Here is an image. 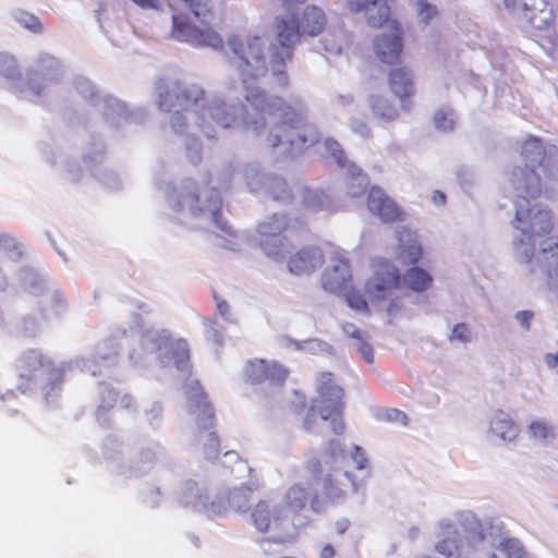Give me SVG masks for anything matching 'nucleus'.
<instances>
[{"mask_svg": "<svg viewBox=\"0 0 558 558\" xmlns=\"http://www.w3.org/2000/svg\"><path fill=\"white\" fill-rule=\"evenodd\" d=\"M251 521L260 533L281 534L288 526L284 510L267 500H259L254 505L251 510Z\"/></svg>", "mask_w": 558, "mask_h": 558, "instance_id": "nucleus-14", "label": "nucleus"}, {"mask_svg": "<svg viewBox=\"0 0 558 558\" xmlns=\"http://www.w3.org/2000/svg\"><path fill=\"white\" fill-rule=\"evenodd\" d=\"M198 441L201 442V449L205 452H216L220 450V445L215 433L209 430H204L198 437Z\"/></svg>", "mask_w": 558, "mask_h": 558, "instance_id": "nucleus-38", "label": "nucleus"}, {"mask_svg": "<svg viewBox=\"0 0 558 558\" xmlns=\"http://www.w3.org/2000/svg\"><path fill=\"white\" fill-rule=\"evenodd\" d=\"M326 23L325 12L316 5H307L304 9L299 26L290 14L276 19L274 29L280 49L271 52L270 64L278 85L284 86L288 83L284 64L290 59L291 48L298 41L299 36H317L325 29Z\"/></svg>", "mask_w": 558, "mask_h": 558, "instance_id": "nucleus-5", "label": "nucleus"}, {"mask_svg": "<svg viewBox=\"0 0 558 558\" xmlns=\"http://www.w3.org/2000/svg\"><path fill=\"white\" fill-rule=\"evenodd\" d=\"M456 123V113L452 109L441 108L435 112L434 124L440 131H450Z\"/></svg>", "mask_w": 558, "mask_h": 558, "instance_id": "nucleus-36", "label": "nucleus"}, {"mask_svg": "<svg viewBox=\"0 0 558 558\" xmlns=\"http://www.w3.org/2000/svg\"><path fill=\"white\" fill-rule=\"evenodd\" d=\"M352 270L349 258L343 252H333L322 275L324 290L344 295L352 288Z\"/></svg>", "mask_w": 558, "mask_h": 558, "instance_id": "nucleus-12", "label": "nucleus"}, {"mask_svg": "<svg viewBox=\"0 0 558 558\" xmlns=\"http://www.w3.org/2000/svg\"><path fill=\"white\" fill-rule=\"evenodd\" d=\"M286 185H287L286 182L282 180L274 181L272 194H274L275 198L282 199V201L287 198Z\"/></svg>", "mask_w": 558, "mask_h": 558, "instance_id": "nucleus-48", "label": "nucleus"}, {"mask_svg": "<svg viewBox=\"0 0 558 558\" xmlns=\"http://www.w3.org/2000/svg\"><path fill=\"white\" fill-rule=\"evenodd\" d=\"M218 310L221 316H225L228 312V305L226 303H218Z\"/></svg>", "mask_w": 558, "mask_h": 558, "instance_id": "nucleus-53", "label": "nucleus"}, {"mask_svg": "<svg viewBox=\"0 0 558 558\" xmlns=\"http://www.w3.org/2000/svg\"><path fill=\"white\" fill-rule=\"evenodd\" d=\"M324 146L339 167L344 168L348 166L347 172L351 178V182L348 183L347 193L351 197L361 196L367 186L366 177L356 166L349 163L338 142L333 141L332 138H326L324 141Z\"/></svg>", "mask_w": 558, "mask_h": 558, "instance_id": "nucleus-18", "label": "nucleus"}, {"mask_svg": "<svg viewBox=\"0 0 558 558\" xmlns=\"http://www.w3.org/2000/svg\"><path fill=\"white\" fill-rule=\"evenodd\" d=\"M506 8H511L514 4V0H502Z\"/></svg>", "mask_w": 558, "mask_h": 558, "instance_id": "nucleus-57", "label": "nucleus"}, {"mask_svg": "<svg viewBox=\"0 0 558 558\" xmlns=\"http://www.w3.org/2000/svg\"><path fill=\"white\" fill-rule=\"evenodd\" d=\"M302 202L305 209L310 213H333L339 208L335 205L329 197L320 192L315 190H304L302 191Z\"/></svg>", "mask_w": 558, "mask_h": 558, "instance_id": "nucleus-27", "label": "nucleus"}, {"mask_svg": "<svg viewBox=\"0 0 558 558\" xmlns=\"http://www.w3.org/2000/svg\"><path fill=\"white\" fill-rule=\"evenodd\" d=\"M116 355V351L111 354L106 353L105 347H98L96 356L101 359V362L96 361V357L82 360L78 362L82 371L89 372L92 375L101 374L102 369L106 368L112 361Z\"/></svg>", "mask_w": 558, "mask_h": 558, "instance_id": "nucleus-33", "label": "nucleus"}, {"mask_svg": "<svg viewBox=\"0 0 558 558\" xmlns=\"http://www.w3.org/2000/svg\"><path fill=\"white\" fill-rule=\"evenodd\" d=\"M0 62L8 64V69L1 71L5 77L12 80L11 87L22 98L34 102L47 96L61 75L60 63L51 56H41L25 78L16 71L15 61L11 57H2Z\"/></svg>", "mask_w": 558, "mask_h": 558, "instance_id": "nucleus-6", "label": "nucleus"}, {"mask_svg": "<svg viewBox=\"0 0 558 558\" xmlns=\"http://www.w3.org/2000/svg\"><path fill=\"white\" fill-rule=\"evenodd\" d=\"M15 368L17 389L22 392L41 389L46 399L62 379L61 368L56 367L49 357L37 350L23 352L16 360Z\"/></svg>", "mask_w": 558, "mask_h": 558, "instance_id": "nucleus-7", "label": "nucleus"}, {"mask_svg": "<svg viewBox=\"0 0 558 558\" xmlns=\"http://www.w3.org/2000/svg\"><path fill=\"white\" fill-rule=\"evenodd\" d=\"M486 435L504 444H513L520 435V427L510 412L495 409L487 420Z\"/></svg>", "mask_w": 558, "mask_h": 558, "instance_id": "nucleus-17", "label": "nucleus"}, {"mask_svg": "<svg viewBox=\"0 0 558 558\" xmlns=\"http://www.w3.org/2000/svg\"><path fill=\"white\" fill-rule=\"evenodd\" d=\"M360 126H361V129H354V130H355L356 132H359L361 135H366V134H367V128H366V125L361 124Z\"/></svg>", "mask_w": 558, "mask_h": 558, "instance_id": "nucleus-54", "label": "nucleus"}, {"mask_svg": "<svg viewBox=\"0 0 558 558\" xmlns=\"http://www.w3.org/2000/svg\"><path fill=\"white\" fill-rule=\"evenodd\" d=\"M119 392L108 385L99 387V401L96 411V418L101 426L108 425L107 412L118 404Z\"/></svg>", "mask_w": 558, "mask_h": 558, "instance_id": "nucleus-29", "label": "nucleus"}, {"mask_svg": "<svg viewBox=\"0 0 558 558\" xmlns=\"http://www.w3.org/2000/svg\"><path fill=\"white\" fill-rule=\"evenodd\" d=\"M192 12L195 17H199L202 12L198 10V8L195 4H192Z\"/></svg>", "mask_w": 558, "mask_h": 558, "instance_id": "nucleus-55", "label": "nucleus"}, {"mask_svg": "<svg viewBox=\"0 0 558 558\" xmlns=\"http://www.w3.org/2000/svg\"><path fill=\"white\" fill-rule=\"evenodd\" d=\"M162 409L159 403H153L149 410L146 411L147 422L151 426H157L161 418Z\"/></svg>", "mask_w": 558, "mask_h": 558, "instance_id": "nucleus-44", "label": "nucleus"}, {"mask_svg": "<svg viewBox=\"0 0 558 558\" xmlns=\"http://www.w3.org/2000/svg\"><path fill=\"white\" fill-rule=\"evenodd\" d=\"M16 22L26 29L34 33L41 31V23L35 15L27 12H19L15 15Z\"/></svg>", "mask_w": 558, "mask_h": 558, "instance_id": "nucleus-39", "label": "nucleus"}, {"mask_svg": "<svg viewBox=\"0 0 558 558\" xmlns=\"http://www.w3.org/2000/svg\"><path fill=\"white\" fill-rule=\"evenodd\" d=\"M432 201L436 206H441L446 203V195L440 191H434Z\"/></svg>", "mask_w": 558, "mask_h": 558, "instance_id": "nucleus-50", "label": "nucleus"}, {"mask_svg": "<svg viewBox=\"0 0 558 558\" xmlns=\"http://www.w3.org/2000/svg\"><path fill=\"white\" fill-rule=\"evenodd\" d=\"M185 395L190 411L196 415V420L201 425L206 426L213 416V409L206 401L203 389L196 379H190L186 384Z\"/></svg>", "mask_w": 558, "mask_h": 558, "instance_id": "nucleus-22", "label": "nucleus"}, {"mask_svg": "<svg viewBox=\"0 0 558 558\" xmlns=\"http://www.w3.org/2000/svg\"><path fill=\"white\" fill-rule=\"evenodd\" d=\"M104 116L113 126H119L130 119L125 104L114 97L104 99Z\"/></svg>", "mask_w": 558, "mask_h": 558, "instance_id": "nucleus-30", "label": "nucleus"}, {"mask_svg": "<svg viewBox=\"0 0 558 558\" xmlns=\"http://www.w3.org/2000/svg\"><path fill=\"white\" fill-rule=\"evenodd\" d=\"M25 331L28 333V335H34L36 332L35 329H32V328H28L27 326H25Z\"/></svg>", "mask_w": 558, "mask_h": 558, "instance_id": "nucleus-58", "label": "nucleus"}, {"mask_svg": "<svg viewBox=\"0 0 558 558\" xmlns=\"http://www.w3.org/2000/svg\"><path fill=\"white\" fill-rule=\"evenodd\" d=\"M311 502L313 510H318V496L317 494L307 486L302 484H294L290 486L284 495L286 505L293 511L303 510L307 502Z\"/></svg>", "mask_w": 558, "mask_h": 558, "instance_id": "nucleus-24", "label": "nucleus"}, {"mask_svg": "<svg viewBox=\"0 0 558 558\" xmlns=\"http://www.w3.org/2000/svg\"><path fill=\"white\" fill-rule=\"evenodd\" d=\"M316 389L318 398L312 404L304 420V427L312 430L315 427L317 415H319L322 421L329 422L335 434H342L344 432L342 388L333 381L332 374L322 373L317 377Z\"/></svg>", "mask_w": 558, "mask_h": 558, "instance_id": "nucleus-8", "label": "nucleus"}, {"mask_svg": "<svg viewBox=\"0 0 558 558\" xmlns=\"http://www.w3.org/2000/svg\"><path fill=\"white\" fill-rule=\"evenodd\" d=\"M522 166L508 175L505 192L513 198L512 228L518 232L512 241L513 255L522 264L530 265L532 281L545 284L558 300V258L548 254L558 246L557 240L546 238L555 226L553 211L539 204H532L543 192L539 170L551 177L558 170V149L545 148L535 137L521 146Z\"/></svg>", "mask_w": 558, "mask_h": 558, "instance_id": "nucleus-2", "label": "nucleus"}, {"mask_svg": "<svg viewBox=\"0 0 558 558\" xmlns=\"http://www.w3.org/2000/svg\"><path fill=\"white\" fill-rule=\"evenodd\" d=\"M436 549L439 554L444 556H451L458 549V545L454 538H444L436 545Z\"/></svg>", "mask_w": 558, "mask_h": 558, "instance_id": "nucleus-43", "label": "nucleus"}, {"mask_svg": "<svg viewBox=\"0 0 558 558\" xmlns=\"http://www.w3.org/2000/svg\"><path fill=\"white\" fill-rule=\"evenodd\" d=\"M507 9L525 20L534 29L544 32L547 44L554 45L556 38L553 27L554 10L547 0H520L519 5L514 0V4Z\"/></svg>", "mask_w": 558, "mask_h": 558, "instance_id": "nucleus-10", "label": "nucleus"}, {"mask_svg": "<svg viewBox=\"0 0 558 558\" xmlns=\"http://www.w3.org/2000/svg\"><path fill=\"white\" fill-rule=\"evenodd\" d=\"M388 84L402 107L408 108L409 99L415 95L413 73L407 68L393 69L389 73Z\"/></svg>", "mask_w": 558, "mask_h": 558, "instance_id": "nucleus-23", "label": "nucleus"}, {"mask_svg": "<svg viewBox=\"0 0 558 558\" xmlns=\"http://www.w3.org/2000/svg\"><path fill=\"white\" fill-rule=\"evenodd\" d=\"M229 47L233 53L230 63L241 77L244 97L250 109L241 119L234 106L214 97L206 98L197 87L173 88L160 95L158 107L171 112L170 125L178 134L195 136L203 132L213 137L215 125L231 128L240 125L247 134L255 136L267 147L279 149L280 154H293L312 146L318 140V132L312 124L304 123V106L299 100L284 101L268 96L252 81L266 71L264 40L258 36L232 37Z\"/></svg>", "mask_w": 558, "mask_h": 558, "instance_id": "nucleus-1", "label": "nucleus"}, {"mask_svg": "<svg viewBox=\"0 0 558 558\" xmlns=\"http://www.w3.org/2000/svg\"><path fill=\"white\" fill-rule=\"evenodd\" d=\"M378 418L386 422L407 425V415L397 409H384L378 412Z\"/></svg>", "mask_w": 558, "mask_h": 558, "instance_id": "nucleus-40", "label": "nucleus"}, {"mask_svg": "<svg viewBox=\"0 0 558 558\" xmlns=\"http://www.w3.org/2000/svg\"><path fill=\"white\" fill-rule=\"evenodd\" d=\"M352 449L355 451V452H359L361 450V448L356 445H352Z\"/></svg>", "mask_w": 558, "mask_h": 558, "instance_id": "nucleus-59", "label": "nucleus"}, {"mask_svg": "<svg viewBox=\"0 0 558 558\" xmlns=\"http://www.w3.org/2000/svg\"><path fill=\"white\" fill-rule=\"evenodd\" d=\"M118 405L120 410H124L131 414L136 413L138 409L135 398L130 393L119 395Z\"/></svg>", "mask_w": 558, "mask_h": 558, "instance_id": "nucleus-41", "label": "nucleus"}, {"mask_svg": "<svg viewBox=\"0 0 558 558\" xmlns=\"http://www.w3.org/2000/svg\"><path fill=\"white\" fill-rule=\"evenodd\" d=\"M544 363L547 368L558 374V351L546 353L544 355Z\"/></svg>", "mask_w": 558, "mask_h": 558, "instance_id": "nucleus-47", "label": "nucleus"}, {"mask_svg": "<svg viewBox=\"0 0 558 558\" xmlns=\"http://www.w3.org/2000/svg\"><path fill=\"white\" fill-rule=\"evenodd\" d=\"M402 34L401 26L392 21L389 32L381 33L374 39V51L383 63L393 64L399 61L403 49Z\"/></svg>", "mask_w": 558, "mask_h": 558, "instance_id": "nucleus-15", "label": "nucleus"}, {"mask_svg": "<svg viewBox=\"0 0 558 558\" xmlns=\"http://www.w3.org/2000/svg\"><path fill=\"white\" fill-rule=\"evenodd\" d=\"M350 13H363L365 22L371 27H383L390 21L389 0H345Z\"/></svg>", "mask_w": 558, "mask_h": 558, "instance_id": "nucleus-16", "label": "nucleus"}, {"mask_svg": "<svg viewBox=\"0 0 558 558\" xmlns=\"http://www.w3.org/2000/svg\"><path fill=\"white\" fill-rule=\"evenodd\" d=\"M13 397H14V392L11 390H7V392H4V393L0 392V399L3 401L10 400Z\"/></svg>", "mask_w": 558, "mask_h": 558, "instance_id": "nucleus-52", "label": "nucleus"}, {"mask_svg": "<svg viewBox=\"0 0 558 558\" xmlns=\"http://www.w3.org/2000/svg\"><path fill=\"white\" fill-rule=\"evenodd\" d=\"M172 37L192 46H208L217 48L221 45L219 35L208 27L192 25L187 17L181 14L172 15Z\"/></svg>", "mask_w": 558, "mask_h": 558, "instance_id": "nucleus-13", "label": "nucleus"}, {"mask_svg": "<svg viewBox=\"0 0 558 558\" xmlns=\"http://www.w3.org/2000/svg\"><path fill=\"white\" fill-rule=\"evenodd\" d=\"M166 204L174 222L211 231L217 234V245L235 250V234L222 220L221 199L216 191L196 193L192 184L172 187L167 192Z\"/></svg>", "mask_w": 558, "mask_h": 558, "instance_id": "nucleus-3", "label": "nucleus"}, {"mask_svg": "<svg viewBox=\"0 0 558 558\" xmlns=\"http://www.w3.org/2000/svg\"><path fill=\"white\" fill-rule=\"evenodd\" d=\"M245 378L252 384L269 381L280 384L288 376V369L275 361L254 359L244 366Z\"/></svg>", "mask_w": 558, "mask_h": 558, "instance_id": "nucleus-19", "label": "nucleus"}, {"mask_svg": "<svg viewBox=\"0 0 558 558\" xmlns=\"http://www.w3.org/2000/svg\"><path fill=\"white\" fill-rule=\"evenodd\" d=\"M525 434L535 444L548 446L556 439L555 427L545 418H531L525 426Z\"/></svg>", "mask_w": 558, "mask_h": 558, "instance_id": "nucleus-26", "label": "nucleus"}, {"mask_svg": "<svg viewBox=\"0 0 558 558\" xmlns=\"http://www.w3.org/2000/svg\"><path fill=\"white\" fill-rule=\"evenodd\" d=\"M369 107L377 118L386 122L395 120L398 116L397 109L383 96H372Z\"/></svg>", "mask_w": 558, "mask_h": 558, "instance_id": "nucleus-34", "label": "nucleus"}, {"mask_svg": "<svg viewBox=\"0 0 558 558\" xmlns=\"http://www.w3.org/2000/svg\"><path fill=\"white\" fill-rule=\"evenodd\" d=\"M348 43V33L340 26L328 28L323 37L325 50L331 53H340Z\"/></svg>", "mask_w": 558, "mask_h": 558, "instance_id": "nucleus-31", "label": "nucleus"}, {"mask_svg": "<svg viewBox=\"0 0 558 558\" xmlns=\"http://www.w3.org/2000/svg\"><path fill=\"white\" fill-rule=\"evenodd\" d=\"M133 360L142 357L158 360L165 367L173 365L183 375L189 374V347L182 339L170 340L163 330H147L141 339L140 352L131 354Z\"/></svg>", "mask_w": 558, "mask_h": 558, "instance_id": "nucleus-9", "label": "nucleus"}, {"mask_svg": "<svg viewBox=\"0 0 558 558\" xmlns=\"http://www.w3.org/2000/svg\"><path fill=\"white\" fill-rule=\"evenodd\" d=\"M499 548L507 558H524L525 556L523 547L512 538L501 542Z\"/></svg>", "mask_w": 558, "mask_h": 558, "instance_id": "nucleus-37", "label": "nucleus"}, {"mask_svg": "<svg viewBox=\"0 0 558 558\" xmlns=\"http://www.w3.org/2000/svg\"><path fill=\"white\" fill-rule=\"evenodd\" d=\"M326 347L327 345L323 342H319L317 340H310V341H306L304 344H302V347H298V348L312 350V351H315V350L324 351L326 349Z\"/></svg>", "mask_w": 558, "mask_h": 558, "instance_id": "nucleus-49", "label": "nucleus"}, {"mask_svg": "<svg viewBox=\"0 0 558 558\" xmlns=\"http://www.w3.org/2000/svg\"><path fill=\"white\" fill-rule=\"evenodd\" d=\"M335 549L331 545H325L320 550V558H333Z\"/></svg>", "mask_w": 558, "mask_h": 558, "instance_id": "nucleus-51", "label": "nucleus"}, {"mask_svg": "<svg viewBox=\"0 0 558 558\" xmlns=\"http://www.w3.org/2000/svg\"><path fill=\"white\" fill-rule=\"evenodd\" d=\"M369 213L385 222L403 219V211L381 189L374 186L367 194Z\"/></svg>", "mask_w": 558, "mask_h": 558, "instance_id": "nucleus-20", "label": "nucleus"}, {"mask_svg": "<svg viewBox=\"0 0 558 558\" xmlns=\"http://www.w3.org/2000/svg\"><path fill=\"white\" fill-rule=\"evenodd\" d=\"M403 282L409 289L420 293L432 287L433 277L426 269L414 266L404 272Z\"/></svg>", "mask_w": 558, "mask_h": 558, "instance_id": "nucleus-28", "label": "nucleus"}, {"mask_svg": "<svg viewBox=\"0 0 558 558\" xmlns=\"http://www.w3.org/2000/svg\"><path fill=\"white\" fill-rule=\"evenodd\" d=\"M534 313L531 311L518 312L514 316L517 323L525 330L530 329Z\"/></svg>", "mask_w": 558, "mask_h": 558, "instance_id": "nucleus-45", "label": "nucleus"}, {"mask_svg": "<svg viewBox=\"0 0 558 558\" xmlns=\"http://www.w3.org/2000/svg\"><path fill=\"white\" fill-rule=\"evenodd\" d=\"M324 262L320 250L306 247L290 255L287 262L288 270L293 275H307L322 266Z\"/></svg>", "mask_w": 558, "mask_h": 558, "instance_id": "nucleus-21", "label": "nucleus"}, {"mask_svg": "<svg viewBox=\"0 0 558 558\" xmlns=\"http://www.w3.org/2000/svg\"><path fill=\"white\" fill-rule=\"evenodd\" d=\"M398 256L407 264H416L423 256V248L415 232L408 229L398 232Z\"/></svg>", "mask_w": 558, "mask_h": 558, "instance_id": "nucleus-25", "label": "nucleus"}, {"mask_svg": "<svg viewBox=\"0 0 558 558\" xmlns=\"http://www.w3.org/2000/svg\"><path fill=\"white\" fill-rule=\"evenodd\" d=\"M287 227L286 217L278 215L268 217L258 226L259 244L268 257L280 260L286 256L289 243L281 233Z\"/></svg>", "mask_w": 558, "mask_h": 558, "instance_id": "nucleus-11", "label": "nucleus"}, {"mask_svg": "<svg viewBox=\"0 0 558 558\" xmlns=\"http://www.w3.org/2000/svg\"><path fill=\"white\" fill-rule=\"evenodd\" d=\"M413 8L420 25L427 26L438 17L437 7L427 0H414Z\"/></svg>", "mask_w": 558, "mask_h": 558, "instance_id": "nucleus-35", "label": "nucleus"}, {"mask_svg": "<svg viewBox=\"0 0 558 558\" xmlns=\"http://www.w3.org/2000/svg\"><path fill=\"white\" fill-rule=\"evenodd\" d=\"M343 332L356 340V347L365 362L372 363L374 360L373 349L367 342V338L364 333L353 324H344L342 326Z\"/></svg>", "mask_w": 558, "mask_h": 558, "instance_id": "nucleus-32", "label": "nucleus"}, {"mask_svg": "<svg viewBox=\"0 0 558 558\" xmlns=\"http://www.w3.org/2000/svg\"><path fill=\"white\" fill-rule=\"evenodd\" d=\"M326 496L330 499H337L343 496V492L333 486L332 480L328 478L325 483Z\"/></svg>", "mask_w": 558, "mask_h": 558, "instance_id": "nucleus-46", "label": "nucleus"}, {"mask_svg": "<svg viewBox=\"0 0 558 558\" xmlns=\"http://www.w3.org/2000/svg\"><path fill=\"white\" fill-rule=\"evenodd\" d=\"M305 0H283L284 5H287V7H289L290 4H293V3H302Z\"/></svg>", "mask_w": 558, "mask_h": 558, "instance_id": "nucleus-56", "label": "nucleus"}, {"mask_svg": "<svg viewBox=\"0 0 558 558\" xmlns=\"http://www.w3.org/2000/svg\"><path fill=\"white\" fill-rule=\"evenodd\" d=\"M402 278L400 269L386 258H376L371 264V274L364 281V294L351 289L345 293L350 308L361 314H371L369 304L395 317L402 308L400 296Z\"/></svg>", "mask_w": 558, "mask_h": 558, "instance_id": "nucleus-4", "label": "nucleus"}, {"mask_svg": "<svg viewBox=\"0 0 558 558\" xmlns=\"http://www.w3.org/2000/svg\"><path fill=\"white\" fill-rule=\"evenodd\" d=\"M472 338V333L468 325L465 324H457L450 335L451 340H459L461 342L470 341Z\"/></svg>", "mask_w": 558, "mask_h": 558, "instance_id": "nucleus-42", "label": "nucleus"}]
</instances>
